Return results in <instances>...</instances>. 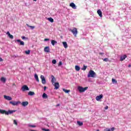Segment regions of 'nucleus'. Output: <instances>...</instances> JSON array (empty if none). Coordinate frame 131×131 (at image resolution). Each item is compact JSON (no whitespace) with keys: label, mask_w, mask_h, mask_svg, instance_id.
<instances>
[{"label":"nucleus","mask_w":131,"mask_h":131,"mask_svg":"<svg viewBox=\"0 0 131 131\" xmlns=\"http://www.w3.org/2000/svg\"><path fill=\"white\" fill-rule=\"evenodd\" d=\"M14 112H16V111L9 110L8 112H7L5 110H2L0 109V113H1V114H6V115H9V114H13V113H14Z\"/></svg>","instance_id":"obj_1"},{"label":"nucleus","mask_w":131,"mask_h":131,"mask_svg":"<svg viewBox=\"0 0 131 131\" xmlns=\"http://www.w3.org/2000/svg\"><path fill=\"white\" fill-rule=\"evenodd\" d=\"M69 31L73 33V35H74L75 37H76L77 36V33L78 32L77 31V29L76 28H73V29H70Z\"/></svg>","instance_id":"obj_2"},{"label":"nucleus","mask_w":131,"mask_h":131,"mask_svg":"<svg viewBox=\"0 0 131 131\" xmlns=\"http://www.w3.org/2000/svg\"><path fill=\"white\" fill-rule=\"evenodd\" d=\"M78 90L79 91V93H84V92H85L88 89H89V87H85L83 88L81 86H78Z\"/></svg>","instance_id":"obj_3"},{"label":"nucleus","mask_w":131,"mask_h":131,"mask_svg":"<svg viewBox=\"0 0 131 131\" xmlns=\"http://www.w3.org/2000/svg\"><path fill=\"white\" fill-rule=\"evenodd\" d=\"M96 76V73L93 71L90 70L89 73L88 74V77H95Z\"/></svg>","instance_id":"obj_4"},{"label":"nucleus","mask_w":131,"mask_h":131,"mask_svg":"<svg viewBox=\"0 0 131 131\" xmlns=\"http://www.w3.org/2000/svg\"><path fill=\"white\" fill-rule=\"evenodd\" d=\"M21 90L23 92H25V91H29V88H28L27 85H24L22 86Z\"/></svg>","instance_id":"obj_5"},{"label":"nucleus","mask_w":131,"mask_h":131,"mask_svg":"<svg viewBox=\"0 0 131 131\" xmlns=\"http://www.w3.org/2000/svg\"><path fill=\"white\" fill-rule=\"evenodd\" d=\"M40 79H41V82L43 84H46V78H45V76L43 75L40 76Z\"/></svg>","instance_id":"obj_6"},{"label":"nucleus","mask_w":131,"mask_h":131,"mask_svg":"<svg viewBox=\"0 0 131 131\" xmlns=\"http://www.w3.org/2000/svg\"><path fill=\"white\" fill-rule=\"evenodd\" d=\"M20 102L19 101H10V104H12L13 106H16L17 105H18V104H20Z\"/></svg>","instance_id":"obj_7"},{"label":"nucleus","mask_w":131,"mask_h":131,"mask_svg":"<svg viewBox=\"0 0 131 131\" xmlns=\"http://www.w3.org/2000/svg\"><path fill=\"white\" fill-rule=\"evenodd\" d=\"M53 85L55 86V90H58V89L60 88V84H59V82H55Z\"/></svg>","instance_id":"obj_8"},{"label":"nucleus","mask_w":131,"mask_h":131,"mask_svg":"<svg viewBox=\"0 0 131 131\" xmlns=\"http://www.w3.org/2000/svg\"><path fill=\"white\" fill-rule=\"evenodd\" d=\"M28 104H29V103H28V101H23L21 102V105L23 107H26V106H28Z\"/></svg>","instance_id":"obj_9"},{"label":"nucleus","mask_w":131,"mask_h":131,"mask_svg":"<svg viewBox=\"0 0 131 131\" xmlns=\"http://www.w3.org/2000/svg\"><path fill=\"white\" fill-rule=\"evenodd\" d=\"M6 34L9 36V38H11V39H13V38H14V36H13V35H11L10 32H7Z\"/></svg>","instance_id":"obj_10"},{"label":"nucleus","mask_w":131,"mask_h":131,"mask_svg":"<svg viewBox=\"0 0 131 131\" xmlns=\"http://www.w3.org/2000/svg\"><path fill=\"white\" fill-rule=\"evenodd\" d=\"M97 14L99 15L100 18H102L103 17V15L102 14V11H101V10L99 9L98 10H97Z\"/></svg>","instance_id":"obj_11"},{"label":"nucleus","mask_w":131,"mask_h":131,"mask_svg":"<svg viewBox=\"0 0 131 131\" xmlns=\"http://www.w3.org/2000/svg\"><path fill=\"white\" fill-rule=\"evenodd\" d=\"M44 52H45L46 53H50V47H46L44 48Z\"/></svg>","instance_id":"obj_12"},{"label":"nucleus","mask_w":131,"mask_h":131,"mask_svg":"<svg viewBox=\"0 0 131 131\" xmlns=\"http://www.w3.org/2000/svg\"><path fill=\"white\" fill-rule=\"evenodd\" d=\"M115 129V128H114V127H113L111 129L109 128H106L105 129H104V131H114Z\"/></svg>","instance_id":"obj_13"},{"label":"nucleus","mask_w":131,"mask_h":131,"mask_svg":"<svg viewBox=\"0 0 131 131\" xmlns=\"http://www.w3.org/2000/svg\"><path fill=\"white\" fill-rule=\"evenodd\" d=\"M70 7H71L73 9H76V5L73 3H72L70 4Z\"/></svg>","instance_id":"obj_14"},{"label":"nucleus","mask_w":131,"mask_h":131,"mask_svg":"<svg viewBox=\"0 0 131 131\" xmlns=\"http://www.w3.org/2000/svg\"><path fill=\"white\" fill-rule=\"evenodd\" d=\"M127 57L126 55H124L120 57V61H123L125 60V58Z\"/></svg>","instance_id":"obj_15"},{"label":"nucleus","mask_w":131,"mask_h":131,"mask_svg":"<svg viewBox=\"0 0 131 131\" xmlns=\"http://www.w3.org/2000/svg\"><path fill=\"white\" fill-rule=\"evenodd\" d=\"M51 77H52L51 79V82L52 84H54L55 83V81H56V78H55V76L53 75Z\"/></svg>","instance_id":"obj_16"},{"label":"nucleus","mask_w":131,"mask_h":131,"mask_svg":"<svg viewBox=\"0 0 131 131\" xmlns=\"http://www.w3.org/2000/svg\"><path fill=\"white\" fill-rule=\"evenodd\" d=\"M16 41L20 43V46H24V42L23 41H21L20 39H17L16 40Z\"/></svg>","instance_id":"obj_17"},{"label":"nucleus","mask_w":131,"mask_h":131,"mask_svg":"<svg viewBox=\"0 0 131 131\" xmlns=\"http://www.w3.org/2000/svg\"><path fill=\"white\" fill-rule=\"evenodd\" d=\"M62 45L65 49H67L68 48V45L67 44V42H63Z\"/></svg>","instance_id":"obj_18"},{"label":"nucleus","mask_w":131,"mask_h":131,"mask_svg":"<svg viewBox=\"0 0 131 131\" xmlns=\"http://www.w3.org/2000/svg\"><path fill=\"white\" fill-rule=\"evenodd\" d=\"M75 68L76 71H79L80 70V67L78 66H75Z\"/></svg>","instance_id":"obj_19"},{"label":"nucleus","mask_w":131,"mask_h":131,"mask_svg":"<svg viewBox=\"0 0 131 131\" xmlns=\"http://www.w3.org/2000/svg\"><path fill=\"white\" fill-rule=\"evenodd\" d=\"M35 78L38 82H39V79H38V76L36 74H35Z\"/></svg>","instance_id":"obj_20"},{"label":"nucleus","mask_w":131,"mask_h":131,"mask_svg":"<svg viewBox=\"0 0 131 131\" xmlns=\"http://www.w3.org/2000/svg\"><path fill=\"white\" fill-rule=\"evenodd\" d=\"M51 43H52V46H55V45H56L57 43V41H56L55 40H52Z\"/></svg>","instance_id":"obj_21"},{"label":"nucleus","mask_w":131,"mask_h":131,"mask_svg":"<svg viewBox=\"0 0 131 131\" xmlns=\"http://www.w3.org/2000/svg\"><path fill=\"white\" fill-rule=\"evenodd\" d=\"M48 20L50 21V22H51V23H53L54 22V19L52 17H49L48 18Z\"/></svg>","instance_id":"obj_22"},{"label":"nucleus","mask_w":131,"mask_h":131,"mask_svg":"<svg viewBox=\"0 0 131 131\" xmlns=\"http://www.w3.org/2000/svg\"><path fill=\"white\" fill-rule=\"evenodd\" d=\"M26 25L28 27L31 28V29H34V28H35V27L32 26H29V25H28V24H27Z\"/></svg>","instance_id":"obj_23"},{"label":"nucleus","mask_w":131,"mask_h":131,"mask_svg":"<svg viewBox=\"0 0 131 131\" xmlns=\"http://www.w3.org/2000/svg\"><path fill=\"white\" fill-rule=\"evenodd\" d=\"M63 91L66 93V94H68V93H70V90H66L65 89H63Z\"/></svg>","instance_id":"obj_24"},{"label":"nucleus","mask_w":131,"mask_h":131,"mask_svg":"<svg viewBox=\"0 0 131 131\" xmlns=\"http://www.w3.org/2000/svg\"><path fill=\"white\" fill-rule=\"evenodd\" d=\"M28 95H29V96H34V92L30 91V92L28 93Z\"/></svg>","instance_id":"obj_25"},{"label":"nucleus","mask_w":131,"mask_h":131,"mask_svg":"<svg viewBox=\"0 0 131 131\" xmlns=\"http://www.w3.org/2000/svg\"><path fill=\"white\" fill-rule=\"evenodd\" d=\"M77 124L80 125V126H81L82 125H83V123H82V122L77 121Z\"/></svg>","instance_id":"obj_26"},{"label":"nucleus","mask_w":131,"mask_h":131,"mask_svg":"<svg viewBox=\"0 0 131 131\" xmlns=\"http://www.w3.org/2000/svg\"><path fill=\"white\" fill-rule=\"evenodd\" d=\"M42 98L43 99L48 98V95L46 93H43L42 95Z\"/></svg>","instance_id":"obj_27"},{"label":"nucleus","mask_w":131,"mask_h":131,"mask_svg":"<svg viewBox=\"0 0 131 131\" xmlns=\"http://www.w3.org/2000/svg\"><path fill=\"white\" fill-rule=\"evenodd\" d=\"M103 98V95L101 94L99 96L96 97V99H102Z\"/></svg>","instance_id":"obj_28"},{"label":"nucleus","mask_w":131,"mask_h":131,"mask_svg":"<svg viewBox=\"0 0 131 131\" xmlns=\"http://www.w3.org/2000/svg\"><path fill=\"white\" fill-rule=\"evenodd\" d=\"M4 99H12V98L10 96H7V95L4 96Z\"/></svg>","instance_id":"obj_29"},{"label":"nucleus","mask_w":131,"mask_h":131,"mask_svg":"<svg viewBox=\"0 0 131 131\" xmlns=\"http://www.w3.org/2000/svg\"><path fill=\"white\" fill-rule=\"evenodd\" d=\"M1 80V81H3V82H6V78L4 77H2Z\"/></svg>","instance_id":"obj_30"},{"label":"nucleus","mask_w":131,"mask_h":131,"mask_svg":"<svg viewBox=\"0 0 131 131\" xmlns=\"http://www.w3.org/2000/svg\"><path fill=\"white\" fill-rule=\"evenodd\" d=\"M87 66H83V69H82V70H83L84 71H85V70H86V68H87Z\"/></svg>","instance_id":"obj_31"},{"label":"nucleus","mask_w":131,"mask_h":131,"mask_svg":"<svg viewBox=\"0 0 131 131\" xmlns=\"http://www.w3.org/2000/svg\"><path fill=\"white\" fill-rule=\"evenodd\" d=\"M25 53L27 55H29L30 54V50L26 51Z\"/></svg>","instance_id":"obj_32"},{"label":"nucleus","mask_w":131,"mask_h":131,"mask_svg":"<svg viewBox=\"0 0 131 131\" xmlns=\"http://www.w3.org/2000/svg\"><path fill=\"white\" fill-rule=\"evenodd\" d=\"M112 82H115L116 83H117V81H116V80H115V79L113 78L112 79Z\"/></svg>","instance_id":"obj_33"},{"label":"nucleus","mask_w":131,"mask_h":131,"mask_svg":"<svg viewBox=\"0 0 131 131\" xmlns=\"http://www.w3.org/2000/svg\"><path fill=\"white\" fill-rule=\"evenodd\" d=\"M52 63L53 64H56V63H57V60H56L55 59H53L52 60Z\"/></svg>","instance_id":"obj_34"},{"label":"nucleus","mask_w":131,"mask_h":131,"mask_svg":"<svg viewBox=\"0 0 131 131\" xmlns=\"http://www.w3.org/2000/svg\"><path fill=\"white\" fill-rule=\"evenodd\" d=\"M13 122L15 124V125H18V123L17 122V121H16V120H14Z\"/></svg>","instance_id":"obj_35"},{"label":"nucleus","mask_w":131,"mask_h":131,"mask_svg":"<svg viewBox=\"0 0 131 131\" xmlns=\"http://www.w3.org/2000/svg\"><path fill=\"white\" fill-rule=\"evenodd\" d=\"M103 61L104 62H108V59L107 58H105L103 59Z\"/></svg>","instance_id":"obj_36"},{"label":"nucleus","mask_w":131,"mask_h":131,"mask_svg":"<svg viewBox=\"0 0 131 131\" xmlns=\"http://www.w3.org/2000/svg\"><path fill=\"white\" fill-rule=\"evenodd\" d=\"M42 130H43V131H50V129L42 128Z\"/></svg>","instance_id":"obj_37"},{"label":"nucleus","mask_w":131,"mask_h":131,"mask_svg":"<svg viewBox=\"0 0 131 131\" xmlns=\"http://www.w3.org/2000/svg\"><path fill=\"white\" fill-rule=\"evenodd\" d=\"M62 66V61H59L58 63V66Z\"/></svg>","instance_id":"obj_38"},{"label":"nucleus","mask_w":131,"mask_h":131,"mask_svg":"<svg viewBox=\"0 0 131 131\" xmlns=\"http://www.w3.org/2000/svg\"><path fill=\"white\" fill-rule=\"evenodd\" d=\"M44 40H45V41H48V40H50V39H49V38H45L44 39Z\"/></svg>","instance_id":"obj_39"},{"label":"nucleus","mask_w":131,"mask_h":131,"mask_svg":"<svg viewBox=\"0 0 131 131\" xmlns=\"http://www.w3.org/2000/svg\"><path fill=\"white\" fill-rule=\"evenodd\" d=\"M21 38H22V39H25V38H26V37L25 36H23L21 37Z\"/></svg>","instance_id":"obj_40"},{"label":"nucleus","mask_w":131,"mask_h":131,"mask_svg":"<svg viewBox=\"0 0 131 131\" xmlns=\"http://www.w3.org/2000/svg\"><path fill=\"white\" fill-rule=\"evenodd\" d=\"M30 126L31 127H36L35 125H30Z\"/></svg>","instance_id":"obj_41"},{"label":"nucleus","mask_w":131,"mask_h":131,"mask_svg":"<svg viewBox=\"0 0 131 131\" xmlns=\"http://www.w3.org/2000/svg\"><path fill=\"white\" fill-rule=\"evenodd\" d=\"M3 61H4V60L3 59V58H2L1 57H0V62H3Z\"/></svg>","instance_id":"obj_42"},{"label":"nucleus","mask_w":131,"mask_h":131,"mask_svg":"<svg viewBox=\"0 0 131 131\" xmlns=\"http://www.w3.org/2000/svg\"><path fill=\"white\" fill-rule=\"evenodd\" d=\"M104 109H105V110H107L108 109V106H105V107H104Z\"/></svg>","instance_id":"obj_43"},{"label":"nucleus","mask_w":131,"mask_h":131,"mask_svg":"<svg viewBox=\"0 0 131 131\" xmlns=\"http://www.w3.org/2000/svg\"><path fill=\"white\" fill-rule=\"evenodd\" d=\"M97 101H102L101 99H96Z\"/></svg>","instance_id":"obj_44"},{"label":"nucleus","mask_w":131,"mask_h":131,"mask_svg":"<svg viewBox=\"0 0 131 131\" xmlns=\"http://www.w3.org/2000/svg\"><path fill=\"white\" fill-rule=\"evenodd\" d=\"M46 90H47V86H44V91H46Z\"/></svg>","instance_id":"obj_45"},{"label":"nucleus","mask_w":131,"mask_h":131,"mask_svg":"<svg viewBox=\"0 0 131 131\" xmlns=\"http://www.w3.org/2000/svg\"><path fill=\"white\" fill-rule=\"evenodd\" d=\"M60 106V103L57 104V105H56V107H58V106Z\"/></svg>","instance_id":"obj_46"},{"label":"nucleus","mask_w":131,"mask_h":131,"mask_svg":"<svg viewBox=\"0 0 131 131\" xmlns=\"http://www.w3.org/2000/svg\"><path fill=\"white\" fill-rule=\"evenodd\" d=\"M99 55H104V53H99Z\"/></svg>","instance_id":"obj_47"},{"label":"nucleus","mask_w":131,"mask_h":131,"mask_svg":"<svg viewBox=\"0 0 131 131\" xmlns=\"http://www.w3.org/2000/svg\"><path fill=\"white\" fill-rule=\"evenodd\" d=\"M7 100H8V101H11V100H12V99H7Z\"/></svg>","instance_id":"obj_48"},{"label":"nucleus","mask_w":131,"mask_h":131,"mask_svg":"<svg viewBox=\"0 0 131 131\" xmlns=\"http://www.w3.org/2000/svg\"><path fill=\"white\" fill-rule=\"evenodd\" d=\"M128 67H131V65L130 64H129Z\"/></svg>","instance_id":"obj_49"},{"label":"nucleus","mask_w":131,"mask_h":131,"mask_svg":"<svg viewBox=\"0 0 131 131\" xmlns=\"http://www.w3.org/2000/svg\"><path fill=\"white\" fill-rule=\"evenodd\" d=\"M13 85H16V84L13 83Z\"/></svg>","instance_id":"obj_50"},{"label":"nucleus","mask_w":131,"mask_h":131,"mask_svg":"<svg viewBox=\"0 0 131 131\" xmlns=\"http://www.w3.org/2000/svg\"><path fill=\"white\" fill-rule=\"evenodd\" d=\"M34 1V2H36V1H37V0H33Z\"/></svg>","instance_id":"obj_51"},{"label":"nucleus","mask_w":131,"mask_h":131,"mask_svg":"<svg viewBox=\"0 0 131 131\" xmlns=\"http://www.w3.org/2000/svg\"><path fill=\"white\" fill-rule=\"evenodd\" d=\"M96 131H100V130L99 129H97Z\"/></svg>","instance_id":"obj_52"},{"label":"nucleus","mask_w":131,"mask_h":131,"mask_svg":"<svg viewBox=\"0 0 131 131\" xmlns=\"http://www.w3.org/2000/svg\"><path fill=\"white\" fill-rule=\"evenodd\" d=\"M32 131H35V130H33Z\"/></svg>","instance_id":"obj_53"}]
</instances>
